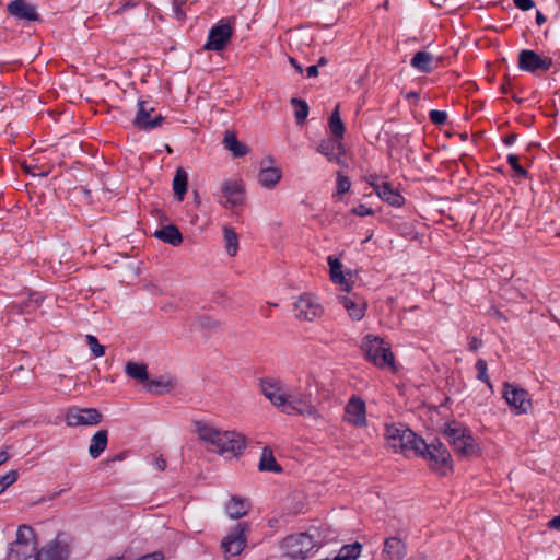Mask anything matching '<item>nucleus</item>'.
I'll return each instance as SVG.
<instances>
[{
  "mask_svg": "<svg viewBox=\"0 0 560 560\" xmlns=\"http://www.w3.org/2000/svg\"><path fill=\"white\" fill-rule=\"evenodd\" d=\"M281 179V171L277 167H262L258 174V183L265 188L275 187Z\"/></svg>",
  "mask_w": 560,
  "mask_h": 560,
  "instance_id": "obj_31",
  "label": "nucleus"
},
{
  "mask_svg": "<svg viewBox=\"0 0 560 560\" xmlns=\"http://www.w3.org/2000/svg\"><path fill=\"white\" fill-rule=\"evenodd\" d=\"M552 66L550 57H542L534 50L523 49L518 55V68L527 72L548 71Z\"/></svg>",
  "mask_w": 560,
  "mask_h": 560,
  "instance_id": "obj_15",
  "label": "nucleus"
},
{
  "mask_svg": "<svg viewBox=\"0 0 560 560\" xmlns=\"http://www.w3.org/2000/svg\"><path fill=\"white\" fill-rule=\"evenodd\" d=\"M195 428L199 439L207 443L208 448L212 452L226 456H238L246 447V439L242 433L221 431L202 421H196Z\"/></svg>",
  "mask_w": 560,
  "mask_h": 560,
  "instance_id": "obj_1",
  "label": "nucleus"
},
{
  "mask_svg": "<svg viewBox=\"0 0 560 560\" xmlns=\"http://www.w3.org/2000/svg\"><path fill=\"white\" fill-rule=\"evenodd\" d=\"M136 5L135 2H127L124 4V9L133 8Z\"/></svg>",
  "mask_w": 560,
  "mask_h": 560,
  "instance_id": "obj_61",
  "label": "nucleus"
},
{
  "mask_svg": "<svg viewBox=\"0 0 560 560\" xmlns=\"http://www.w3.org/2000/svg\"><path fill=\"white\" fill-rule=\"evenodd\" d=\"M319 544L310 533H295L285 536L280 542L283 556L292 560H305L313 557Z\"/></svg>",
  "mask_w": 560,
  "mask_h": 560,
  "instance_id": "obj_3",
  "label": "nucleus"
},
{
  "mask_svg": "<svg viewBox=\"0 0 560 560\" xmlns=\"http://www.w3.org/2000/svg\"><path fill=\"white\" fill-rule=\"evenodd\" d=\"M288 385L278 378L267 377L261 380L260 389L264 396L278 409L284 406Z\"/></svg>",
  "mask_w": 560,
  "mask_h": 560,
  "instance_id": "obj_18",
  "label": "nucleus"
},
{
  "mask_svg": "<svg viewBox=\"0 0 560 560\" xmlns=\"http://www.w3.org/2000/svg\"><path fill=\"white\" fill-rule=\"evenodd\" d=\"M250 509L248 500L237 495L231 497L230 501L225 504V513L232 520H238L245 516Z\"/></svg>",
  "mask_w": 560,
  "mask_h": 560,
  "instance_id": "obj_25",
  "label": "nucleus"
},
{
  "mask_svg": "<svg viewBox=\"0 0 560 560\" xmlns=\"http://www.w3.org/2000/svg\"><path fill=\"white\" fill-rule=\"evenodd\" d=\"M549 527L560 529V515H556L549 521Z\"/></svg>",
  "mask_w": 560,
  "mask_h": 560,
  "instance_id": "obj_52",
  "label": "nucleus"
},
{
  "mask_svg": "<svg viewBox=\"0 0 560 560\" xmlns=\"http://www.w3.org/2000/svg\"><path fill=\"white\" fill-rule=\"evenodd\" d=\"M328 125L334 138L342 140L345 135V126L340 118L339 105H337L332 110Z\"/></svg>",
  "mask_w": 560,
  "mask_h": 560,
  "instance_id": "obj_36",
  "label": "nucleus"
},
{
  "mask_svg": "<svg viewBox=\"0 0 560 560\" xmlns=\"http://www.w3.org/2000/svg\"><path fill=\"white\" fill-rule=\"evenodd\" d=\"M8 12L19 19L26 21H38L39 15L34 5L27 3L25 0H14L8 4Z\"/></svg>",
  "mask_w": 560,
  "mask_h": 560,
  "instance_id": "obj_23",
  "label": "nucleus"
},
{
  "mask_svg": "<svg viewBox=\"0 0 560 560\" xmlns=\"http://www.w3.org/2000/svg\"><path fill=\"white\" fill-rule=\"evenodd\" d=\"M546 21V18L540 11L536 12V22L537 24L541 25Z\"/></svg>",
  "mask_w": 560,
  "mask_h": 560,
  "instance_id": "obj_57",
  "label": "nucleus"
},
{
  "mask_svg": "<svg viewBox=\"0 0 560 560\" xmlns=\"http://www.w3.org/2000/svg\"><path fill=\"white\" fill-rule=\"evenodd\" d=\"M233 30L229 23L220 22L211 27L208 39L203 46L205 50H223L230 42Z\"/></svg>",
  "mask_w": 560,
  "mask_h": 560,
  "instance_id": "obj_17",
  "label": "nucleus"
},
{
  "mask_svg": "<svg viewBox=\"0 0 560 560\" xmlns=\"http://www.w3.org/2000/svg\"><path fill=\"white\" fill-rule=\"evenodd\" d=\"M126 374L140 382H147L149 380L148 369L144 363L127 362L125 365Z\"/></svg>",
  "mask_w": 560,
  "mask_h": 560,
  "instance_id": "obj_34",
  "label": "nucleus"
},
{
  "mask_svg": "<svg viewBox=\"0 0 560 560\" xmlns=\"http://www.w3.org/2000/svg\"><path fill=\"white\" fill-rule=\"evenodd\" d=\"M475 368L477 370V378L481 382H483L485 384L488 385V387L490 389H492V384L490 382V378L488 376V364H487V361L483 360V359H478L476 364H475Z\"/></svg>",
  "mask_w": 560,
  "mask_h": 560,
  "instance_id": "obj_40",
  "label": "nucleus"
},
{
  "mask_svg": "<svg viewBox=\"0 0 560 560\" xmlns=\"http://www.w3.org/2000/svg\"><path fill=\"white\" fill-rule=\"evenodd\" d=\"M102 421L101 412L95 408H70L66 412L68 427L96 425Z\"/></svg>",
  "mask_w": 560,
  "mask_h": 560,
  "instance_id": "obj_14",
  "label": "nucleus"
},
{
  "mask_svg": "<svg viewBox=\"0 0 560 560\" xmlns=\"http://www.w3.org/2000/svg\"><path fill=\"white\" fill-rule=\"evenodd\" d=\"M154 467L158 469V470H161L163 471L165 468H166V460L163 458V457H158L155 458L154 460Z\"/></svg>",
  "mask_w": 560,
  "mask_h": 560,
  "instance_id": "obj_51",
  "label": "nucleus"
},
{
  "mask_svg": "<svg viewBox=\"0 0 560 560\" xmlns=\"http://www.w3.org/2000/svg\"><path fill=\"white\" fill-rule=\"evenodd\" d=\"M258 468L261 471H272V472L282 471L281 466L277 463V460L272 454V451L268 447H265L262 451Z\"/></svg>",
  "mask_w": 560,
  "mask_h": 560,
  "instance_id": "obj_33",
  "label": "nucleus"
},
{
  "mask_svg": "<svg viewBox=\"0 0 560 560\" xmlns=\"http://www.w3.org/2000/svg\"><path fill=\"white\" fill-rule=\"evenodd\" d=\"M490 314H491V315H493V316H495V317H497V318H499V319H504V320H506V318L503 316V314H502L499 310H497V308H492V310L490 311Z\"/></svg>",
  "mask_w": 560,
  "mask_h": 560,
  "instance_id": "obj_56",
  "label": "nucleus"
},
{
  "mask_svg": "<svg viewBox=\"0 0 560 560\" xmlns=\"http://www.w3.org/2000/svg\"><path fill=\"white\" fill-rule=\"evenodd\" d=\"M108 432L107 430L97 431L91 439L89 454L92 458H97L107 447Z\"/></svg>",
  "mask_w": 560,
  "mask_h": 560,
  "instance_id": "obj_28",
  "label": "nucleus"
},
{
  "mask_svg": "<svg viewBox=\"0 0 560 560\" xmlns=\"http://www.w3.org/2000/svg\"><path fill=\"white\" fill-rule=\"evenodd\" d=\"M289 61H290V63L295 68V70H296L299 73H302V72H303V68H302V66H301V65H299L294 58L290 57V58H289Z\"/></svg>",
  "mask_w": 560,
  "mask_h": 560,
  "instance_id": "obj_54",
  "label": "nucleus"
},
{
  "mask_svg": "<svg viewBox=\"0 0 560 560\" xmlns=\"http://www.w3.org/2000/svg\"><path fill=\"white\" fill-rule=\"evenodd\" d=\"M515 139H516V136L515 135H511V136H509L506 138L505 143L506 144H512L515 141Z\"/></svg>",
  "mask_w": 560,
  "mask_h": 560,
  "instance_id": "obj_59",
  "label": "nucleus"
},
{
  "mask_svg": "<svg viewBox=\"0 0 560 560\" xmlns=\"http://www.w3.org/2000/svg\"><path fill=\"white\" fill-rule=\"evenodd\" d=\"M481 346H482V340H481V339H479L478 337H472V338H470V340H469L468 349H469L470 351H476V350H478Z\"/></svg>",
  "mask_w": 560,
  "mask_h": 560,
  "instance_id": "obj_50",
  "label": "nucleus"
},
{
  "mask_svg": "<svg viewBox=\"0 0 560 560\" xmlns=\"http://www.w3.org/2000/svg\"><path fill=\"white\" fill-rule=\"evenodd\" d=\"M28 303H34V307H37L38 306V300H30Z\"/></svg>",
  "mask_w": 560,
  "mask_h": 560,
  "instance_id": "obj_62",
  "label": "nucleus"
},
{
  "mask_svg": "<svg viewBox=\"0 0 560 560\" xmlns=\"http://www.w3.org/2000/svg\"><path fill=\"white\" fill-rule=\"evenodd\" d=\"M351 213L358 217H366V215H373L374 211L366 207L365 205L361 203L354 208L351 209Z\"/></svg>",
  "mask_w": 560,
  "mask_h": 560,
  "instance_id": "obj_47",
  "label": "nucleus"
},
{
  "mask_svg": "<svg viewBox=\"0 0 560 560\" xmlns=\"http://www.w3.org/2000/svg\"><path fill=\"white\" fill-rule=\"evenodd\" d=\"M154 112V108L147 101L138 102V112L135 118V126L141 130H152L158 128L164 121V117L160 114L155 115L151 118V113Z\"/></svg>",
  "mask_w": 560,
  "mask_h": 560,
  "instance_id": "obj_19",
  "label": "nucleus"
},
{
  "mask_svg": "<svg viewBox=\"0 0 560 560\" xmlns=\"http://www.w3.org/2000/svg\"><path fill=\"white\" fill-rule=\"evenodd\" d=\"M516 8L522 11H528L535 7V2L533 0H513Z\"/></svg>",
  "mask_w": 560,
  "mask_h": 560,
  "instance_id": "obj_48",
  "label": "nucleus"
},
{
  "mask_svg": "<svg viewBox=\"0 0 560 560\" xmlns=\"http://www.w3.org/2000/svg\"><path fill=\"white\" fill-rule=\"evenodd\" d=\"M327 63H328L327 58L320 57L316 66L319 67V66H325Z\"/></svg>",
  "mask_w": 560,
  "mask_h": 560,
  "instance_id": "obj_58",
  "label": "nucleus"
},
{
  "mask_svg": "<svg viewBox=\"0 0 560 560\" xmlns=\"http://www.w3.org/2000/svg\"><path fill=\"white\" fill-rule=\"evenodd\" d=\"M284 399V406L281 408L282 412L307 416L314 419L319 418L318 411L312 404L310 394L301 392L296 387L288 386Z\"/></svg>",
  "mask_w": 560,
  "mask_h": 560,
  "instance_id": "obj_6",
  "label": "nucleus"
},
{
  "mask_svg": "<svg viewBox=\"0 0 560 560\" xmlns=\"http://www.w3.org/2000/svg\"><path fill=\"white\" fill-rule=\"evenodd\" d=\"M327 261L329 265L331 281L337 284H340L343 288V290L349 291L350 285L342 273V264L339 260V258L335 256H328Z\"/></svg>",
  "mask_w": 560,
  "mask_h": 560,
  "instance_id": "obj_27",
  "label": "nucleus"
},
{
  "mask_svg": "<svg viewBox=\"0 0 560 560\" xmlns=\"http://www.w3.org/2000/svg\"><path fill=\"white\" fill-rule=\"evenodd\" d=\"M217 201L225 209H234L245 201V188L242 180L225 179L214 194Z\"/></svg>",
  "mask_w": 560,
  "mask_h": 560,
  "instance_id": "obj_9",
  "label": "nucleus"
},
{
  "mask_svg": "<svg viewBox=\"0 0 560 560\" xmlns=\"http://www.w3.org/2000/svg\"><path fill=\"white\" fill-rule=\"evenodd\" d=\"M18 479V471L10 470L3 476H0V494Z\"/></svg>",
  "mask_w": 560,
  "mask_h": 560,
  "instance_id": "obj_43",
  "label": "nucleus"
},
{
  "mask_svg": "<svg viewBox=\"0 0 560 560\" xmlns=\"http://www.w3.org/2000/svg\"><path fill=\"white\" fill-rule=\"evenodd\" d=\"M225 248L230 256H235L238 250V237L235 231L231 228L225 226L223 229Z\"/></svg>",
  "mask_w": 560,
  "mask_h": 560,
  "instance_id": "obj_37",
  "label": "nucleus"
},
{
  "mask_svg": "<svg viewBox=\"0 0 560 560\" xmlns=\"http://www.w3.org/2000/svg\"><path fill=\"white\" fill-rule=\"evenodd\" d=\"M432 62H433V56L427 51L416 52L410 60V65L415 69H417L423 73H430L432 71Z\"/></svg>",
  "mask_w": 560,
  "mask_h": 560,
  "instance_id": "obj_32",
  "label": "nucleus"
},
{
  "mask_svg": "<svg viewBox=\"0 0 560 560\" xmlns=\"http://www.w3.org/2000/svg\"><path fill=\"white\" fill-rule=\"evenodd\" d=\"M175 386V382L170 377H160L158 380H148L145 388L148 392L154 395H162L172 390Z\"/></svg>",
  "mask_w": 560,
  "mask_h": 560,
  "instance_id": "obj_30",
  "label": "nucleus"
},
{
  "mask_svg": "<svg viewBox=\"0 0 560 560\" xmlns=\"http://www.w3.org/2000/svg\"><path fill=\"white\" fill-rule=\"evenodd\" d=\"M508 163L518 177H527V171L520 164V158L516 154L508 155Z\"/></svg>",
  "mask_w": 560,
  "mask_h": 560,
  "instance_id": "obj_42",
  "label": "nucleus"
},
{
  "mask_svg": "<svg viewBox=\"0 0 560 560\" xmlns=\"http://www.w3.org/2000/svg\"><path fill=\"white\" fill-rule=\"evenodd\" d=\"M248 530L247 523H237L222 540L223 551L231 556H238L246 547Z\"/></svg>",
  "mask_w": 560,
  "mask_h": 560,
  "instance_id": "obj_11",
  "label": "nucleus"
},
{
  "mask_svg": "<svg viewBox=\"0 0 560 560\" xmlns=\"http://www.w3.org/2000/svg\"><path fill=\"white\" fill-rule=\"evenodd\" d=\"M307 77H317L318 75V67L316 65L310 66L307 69Z\"/></svg>",
  "mask_w": 560,
  "mask_h": 560,
  "instance_id": "obj_53",
  "label": "nucleus"
},
{
  "mask_svg": "<svg viewBox=\"0 0 560 560\" xmlns=\"http://www.w3.org/2000/svg\"><path fill=\"white\" fill-rule=\"evenodd\" d=\"M503 396L509 406L514 408L517 413L527 412L532 406L528 393L525 389L514 386L510 383L504 384Z\"/></svg>",
  "mask_w": 560,
  "mask_h": 560,
  "instance_id": "obj_20",
  "label": "nucleus"
},
{
  "mask_svg": "<svg viewBox=\"0 0 560 560\" xmlns=\"http://www.w3.org/2000/svg\"><path fill=\"white\" fill-rule=\"evenodd\" d=\"M406 555V546L398 537H389L384 541L382 557L384 560H402Z\"/></svg>",
  "mask_w": 560,
  "mask_h": 560,
  "instance_id": "obj_24",
  "label": "nucleus"
},
{
  "mask_svg": "<svg viewBox=\"0 0 560 560\" xmlns=\"http://www.w3.org/2000/svg\"><path fill=\"white\" fill-rule=\"evenodd\" d=\"M197 322L198 325L202 328H212L217 326V323L211 320V318L208 316H199Z\"/></svg>",
  "mask_w": 560,
  "mask_h": 560,
  "instance_id": "obj_49",
  "label": "nucleus"
},
{
  "mask_svg": "<svg viewBox=\"0 0 560 560\" xmlns=\"http://www.w3.org/2000/svg\"><path fill=\"white\" fill-rule=\"evenodd\" d=\"M158 240L172 246H179L183 242V235L178 228L174 224L165 225L156 230L153 234Z\"/></svg>",
  "mask_w": 560,
  "mask_h": 560,
  "instance_id": "obj_26",
  "label": "nucleus"
},
{
  "mask_svg": "<svg viewBox=\"0 0 560 560\" xmlns=\"http://www.w3.org/2000/svg\"><path fill=\"white\" fill-rule=\"evenodd\" d=\"M188 174L183 167H178L173 178V190L178 201H183L187 192Z\"/></svg>",
  "mask_w": 560,
  "mask_h": 560,
  "instance_id": "obj_29",
  "label": "nucleus"
},
{
  "mask_svg": "<svg viewBox=\"0 0 560 560\" xmlns=\"http://www.w3.org/2000/svg\"><path fill=\"white\" fill-rule=\"evenodd\" d=\"M343 421L357 428L366 425V406L359 396L352 395L346 404Z\"/></svg>",
  "mask_w": 560,
  "mask_h": 560,
  "instance_id": "obj_16",
  "label": "nucleus"
},
{
  "mask_svg": "<svg viewBox=\"0 0 560 560\" xmlns=\"http://www.w3.org/2000/svg\"><path fill=\"white\" fill-rule=\"evenodd\" d=\"M184 4H185V0H173V2H172V11H173L174 18L179 22H183L186 19V13L183 10Z\"/></svg>",
  "mask_w": 560,
  "mask_h": 560,
  "instance_id": "obj_44",
  "label": "nucleus"
},
{
  "mask_svg": "<svg viewBox=\"0 0 560 560\" xmlns=\"http://www.w3.org/2000/svg\"><path fill=\"white\" fill-rule=\"evenodd\" d=\"M385 438L388 447L405 454L407 457L418 456L420 447L424 445V440L404 424L386 425Z\"/></svg>",
  "mask_w": 560,
  "mask_h": 560,
  "instance_id": "obj_2",
  "label": "nucleus"
},
{
  "mask_svg": "<svg viewBox=\"0 0 560 560\" xmlns=\"http://www.w3.org/2000/svg\"><path fill=\"white\" fill-rule=\"evenodd\" d=\"M351 187L350 179L342 175L341 173L337 174V194L341 195L349 191Z\"/></svg>",
  "mask_w": 560,
  "mask_h": 560,
  "instance_id": "obj_45",
  "label": "nucleus"
},
{
  "mask_svg": "<svg viewBox=\"0 0 560 560\" xmlns=\"http://www.w3.org/2000/svg\"><path fill=\"white\" fill-rule=\"evenodd\" d=\"M366 180L384 202L393 207H401L405 203L402 195L396 190L390 183L385 180L380 182L376 175H370Z\"/></svg>",
  "mask_w": 560,
  "mask_h": 560,
  "instance_id": "obj_13",
  "label": "nucleus"
},
{
  "mask_svg": "<svg viewBox=\"0 0 560 560\" xmlns=\"http://www.w3.org/2000/svg\"><path fill=\"white\" fill-rule=\"evenodd\" d=\"M361 349L365 358L378 368L393 366L394 354L389 346L380 337L368 335L362 341Z\"/></svg>",
  "mask_w": 560,
  "mask_h": 560,
  "instance_id": "obj_7",
  "label": "nucleus"
},
{
  "mask_svg": "<svg viewBox=\"0 0 560 560\" xmlns=\"http://www.w3.org/2000/svg\"><path fill=\"white\" fill-rule=\"evenodd\" d=\"M362 550L359 542L343 546L334 560H357Z\"/></svg>",
  "mask_w": 560,
  "mask_h": 560,
  "instance_id": "obj_38",
  "label": "nucleus"
},
{
  "mask_svg": "<svg viewBox=\"0 0 560 560\" xmlns=\"http://www.w3.org/2000/svg\"><path fill=\"white\" fill-rule=\"evenodd\" d=\"M316 151L327 158L329 162H335L339 165H343L341 156L345 154V147L342 140L337 138L324 139L319 142Z\"/></svg>",
  "mask_w": 560,
  "mask_h": 560,
  "instance_id": "obj_22",
  "label": "nucleus"
},
{
  "mask_svg": "<svg viewBox=\"0 0 560 560\" xmlns=\"http://www.w3.org/2000/svg\"><path fill=\"white\" fill-rule=\"evenodd\" d=\"M71 550V540L65 533L46 544L35 553V560H67Z\"/></svg>",
  "mask_w": 560,
  "mask_h": 560,
  "instance_id": "obj_10",
  "label": "nucleus"
},
{
  "mask_svg": "<svg viewBox=\"0 0 560 560\" xmlns=\"http://www.w3.org/2000/svg\"><path fill=\"white\" fill-rule=\"evenodd\" d=\"M443 434L459 457H471L478 454L479 447L471 432L458 423L445 424Z\"/></svg>",
  "mask_w": 560,
  "mask_h": 560,
  "instance_id": "obj_4",
  "label": "nucleus"
},
{
  "mask_svg": "<svg viewBox=\"0 0 560 560\" xmlns=\"http://www.w3.org/2000/svg\"><path fill=\"white\" fill-rule=\"evenodd\" d=\"M36 550V539L32 527L21 525L16 530V538L10 544L8 560H26L31 558Z\"/></svg>",
  "mask_w": 560,
  "mask_h": 560,
  "instance_id": "obj_8",
  "label": "nucleus"
},
{
  "mask_svg": "<svg viewBox=\"0 0 560 560\" xmlns=\"http://www.w3.org/2000/svg\"><path fill=\"white\" fill-rule=\"evenodd\" d=\"M323 313L324 307L312 294H302L294 303V315L301 320L312 322L320 317Z\"/></svg>",
  "mask_w": 560,
  "mask_h": 560,
  "instance_id": "obj_12",
  "label": "nucleus"
},
{
  "mask_svg": "<svg viewBox=\"0 0 560 560\" xmlns=\"http://www.w3.org/2000/svg\"><path fill=\"white\" fill-rule=\"evenodd\" d=\"M408 560H428V558L424 556H419V557L409 558Z\"/></svg>",
  "mask_w": 560,
  "mask_h": 560,
  "instance_id": "obj_60",
  "label": "nucleus"
},
{
  "mask_svg": "<svg viewBox=\"0 0 560 560\" xmlns=\"http://www.w3.org/2000/svg\"><path fill=\"white\" fill-rule=\"evenodd\" d=\"M291 104L295 107L294 117L298 125H302L308 115V105L305 101L293 97Z\"/></svg>",
  "mask_w": 560,
  "mask_h": 560,
  "instance_id": "obj_39",
  "label": "nucleus"
},
{
  "mask_svg": "<svg viewBox=\"0 0 560 560\" xmlns=\"http://www.w3.org/2000/svg\"><path fill=\"white\" fill-rule=\"evenodd\" d=\"M9 459V454L5 450H0V465L4 464Z\"/></svg>",
  "mask_w": 560,
  "mask_h": 560,
  "instance_id": "obj_55",
  "label": "nucleus"
},
{
  "mask_svg": "<svg viewBox=\"0 0 560 560\" xmlns=\"http://www.w3.org/2000/svg\"><path fill=\"white\" fill-rule=\"evenodd\" d=\"M347 292V294L339 295L338 301L352 320H361L366 312V302L359 294H350V290Z\"/></svg>",
  "mask_w": 560,
  "mask_h": 560,
  "instance_id": "obj_21",
  "label": "nucleus"
},
{
  "mask_svg": "<svg viewBox=\"0 0 560 560\" xmlns=\"http://www.w3.org/2000/svg\"><path fill=\"white\" fill-rule=\"evenodd\" d=\"M223 142L225 148L231 151L234 156H244L248 152L247 147L240 142L236 136L232 132L228 131L225 133Z\"/></svg>",
  "mask_w": 560,
  "mask_h": 560,
  "instance_id": "obj_35",
  "label": "nucleus"
},
{
  "mask_svg": "<svg viewBox=\"0 0 560 560\" xmlns=\"http://www.w3.org/2000/svg\"><path fill=\"white\" fill-rule=\"evenodd\" d=\"M429 118L434 125L441 126L445 124L447 114L444 110L432 109L429 113Z\"/></svg>",
  "mask_w": 560,
  "mask_h": 560,
  "instance_id": "obj_46",
  "label": "nucleus"
},
{
  "mask_svg": "<svg viewBox=\"0 0 560 560\" xmlns=\"http://www.w3.org/2000/svg\"><path fill=\"white\" fill-rule=\"evenodd\" d=\"M86 342H88V345L90 347L91 352L93 353V355L95 358H100V357L104 355L105 348H104V346H102L98 342V340H97V338L95 336L86 335Z\"/></svg>",
  "mask_w": 560,
  "mask_h": 560,
  "instance_id": "obj_41",
  "label": "nucleus"
},
{
  "mask_svg": "<svg viewBox=\"0 0 560 560\" xmlns=\"http://www.w3.org/2000/svg\"><path fill=\"white\" fill-rule=\"evenodd\" d=\"M423 457L429 467L440 475H446L452 471V458L446 446L439 440H433L430 444L424 441L420 447L419 455Z\"/></svg>",
  "mask_w": 560,
  "mask_h": 560,
  "instance_id": "obj_5",
  "label": "nucleus"
}]
</instances>
